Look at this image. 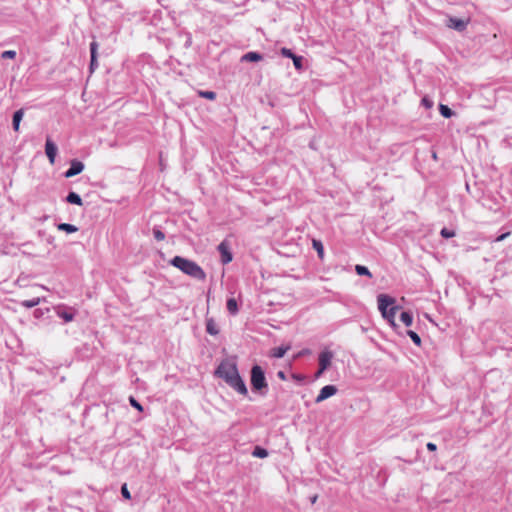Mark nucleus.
I'll return each instance as SVG.
<instances>
[{"label": "nucleus", "mask_w": 512, "mask_h": 512, "mask_svg": "<svg viewBox=\"0 0 512 512\" xmlns=\"http://www.w3.org/2000/svg\"><path fill=\"white\" fill-rule=\"evenodd\" d=\"M214 376L222 379L230 388L240 395L248 396L247 386L239 374L237 363L234 359L226 358L222 360L215 369Z\"/></svg>", "instance_id": "nucleus-1"}, {"label": "nucleus", "mask_w": 512, "mask_h": 512, "mask_svg": "<svg viewBox=\"0 0 512 512\" xmlns=\"http://www.w3.org/2000/svg\"><path fill=\"white\" fill-rule=\"evenodd\" d=\"M169 263L184 274L196 280L203 281L206 278L205 271L193 260L184 258L182 256H175L169 261Z\"/></svg>", "instance_id": "nucleus-2"}, {"label": "nucleus", "mask_w": 512, "mask_h": 512, "mask_svg": "<svg viewBox=\"0 0 512 512\" xmlns=\"http://www.w3.org/2000/svg\"><path fill=\"white\" fill-rule=\"evenodd\" d=\"M377 302L378 309L383 318L386 319L392 327H396L395 315L399 309V307L395 305L396 300L387 294H379L377 296Z\"/></svg>", "instance_id": "nucleus-3"}, {"label": "nucleus", "mask_w": 512, "mask_h": 512, "mask_svg": "<svg viewBox=\"0 0 512 512\" xmlns=\"http://www.w3.org/2000/svg\"><path fill=\"white\" fill-rule=\"evenodd\" d=\"M250 383L253 391L265 396L268 392V383L266 381L265 372L259 365H254L250 371Z\"/></svg>", "instance_id": "nucleus-4"}, {"label": "nucleus", "mask_w": 512, "mask_h": 512, "mask_svg": "<svg viewBox=\"0 0 512 512\" xmlns=\"http://www.w3.org/2000/svg\"><path fill=\"white\" fill-rule=\"evenodd\" d=\"M84 164L77 160V159H73L71 162H70V167L64 172V176L66 178H71V177H74L78 174H80L83 170H84Z\"/></svg>", "instance_id": "nucleus-5"}, {"label": "nucleus", "mask_w": 512, "mask_h": 512, "mask_svg": "<svg viewBox=\"0 0 512 512\" xmlns=\"http://www.w3.org/2000/svg\"><path fill=\"white\" fill-rule=\"evenodd\" d=\"M337 391L338 389L335 385H326L320 390L318 396L315 399V402L320 403L328 399L329 397L334 396L337 393Z\"/></svg>", "instance_id": "nucleus-6"}, {"label": "nucleus", "mask_w": 512, "mask_h": 512, "mask_svg": "<svg viewBox=\"0 0 512 512\" xmlns=\"http://www.w3.org/2000/svg\"><path fill=\"white\" fill-rule=\"evenodd\" d=\"M217 249L220 253L222 264H228L232 261L233 255L226 242H221L218 245Z\"/></svg>", "instance_id": "nucleus-7"}, {"label": "nucleus", "mask_w": 512, "mask_h": 512, "mask_svg": "<svg viewBox=\"0 0 512 512\" xmlns=\"http://www.w3.org/2000/svg\"><path fill=\"white\" fill-rule=\"evenodd\" d=\"M57 146L56 144L50 139V137H47L46 143H45V153L49 159V162L51 164L55 163V158L57 155Z\"/></svg>", "instance_id": "nucleus-8"}, {"label": "nucleus", "mask_w": 512, "mask_h": 512, "mask_svg": "<svg viewBox=\"0 0 512 512\" xmlns=\"http://www.w3.org/2000/svg\"><path fill=\"white\" fill-rule=\"evenodd\" d=\"M97 50H98V43L96 41H92L90 43V56H91L90 64H89L90 73H93L98 67Z\"/></svg>", "instance_id": "nucleus-9"}, {"label": "nucleus", "mask_w": 512, "mask_h": 512, "mask_svg": "<svg viewBox=\"0 0 512 512\" xmlns=\"http://www.w3.org/2000/svg\"><path fill=\"white\" fill-rule=\"evenodd\" d=\"M332 358L333 353L330 350L322 351L318 357L319 367L322 368V370H327L331 364Z\"/></svg>", "instance_id": "nucleus-10"}, {"label": "nucleus", "mask_w": 512, "mask_h": 512, "mask_svg": "<svg viewBox=\"0 0 512 512\" xmlns=\"http://www.w3.org/2000/svg\"><path fill=\"white\" fill-rule=\"evenodd\" d=\"M447 26L449 28H452L456 31H464L467 27V21L463 20V19H460V18H456V17H450L448 19V22H447Z\"/></svg>", "instance_id": "nucleus-11"}, {"label": "nucleus", "mask_w": 512, "mask_h": 512, "mask_svg": "<svg viewBox=\"0 0 512 512\" xmlns=\"http://www.w3.org/2000/svg\"><path fill=\"white\" fill-rule=\"evenodd\" d=\"M56 314L58 317L62 318L66 323H68L74 319L76 313L71 308L67 309L65 307H58Z\"/></svg>", "instance_id": "nucleus-12"}, {"label": "nucleus", "mask_w": 512, "mask_h": 512, "mask_svg": "<svg viewBox=\"0 0 512 512\" xmlns=\"http://www.w3.org/2000/svg\"><path fill=\"white\" fill-rule=\"evenodd\" d=\"M263 59V55L260 54L259 52H255V51H250V52H247L245 53L242 57H241V62H259Z\"/></svg>", "instance_id": "nucleus-13"}, {"label": "nucleus", "mask_w": 512, "mask_h": 512, "mask_svg": "<svg viewBox=\"0 0 512 512\" xmlns=\"http://www.w3.org/2000/svg\"><path fill=\"white\" fill-rule=\"evenodd\" d=\"M24 116V109L21 108L14 112L13 118H12V127L15 132L19 131L20 123Z\"/></svg>", "instance_id": "nucleus-14"}, {"label": "nucleus", "mask_w": 512, "mask_h": 512, "mask_svg": "<svg viewBox=\"0 0 512 512\" xmlns=\"http://www.w3.org/2000/svg\"><path fill=\"white\" fill-rule=\"evenodd\" d=\"M206 332L212 336H216L219 334V329L217 324L213 318L206 319Z\"/></svg>", "instance_id": "nucleus-15"}, {"label": "nucleus", "mask_w": 512, "mask_h": 512, "mask_svg": "<svg viewBox=\"0 0 512 512\" xmlns=\"http://www.w3.org/2000/svg\"><path fill=\"white\" fill-rule=\"evenodd\" d=\"M66 202H68L69 204L77 205V206L83 205L82 198L80 197L79 194H77L74 191H71L68 193V195L66 196Z\"/></svg>", "instance_id": "nucleus-16"}, {"label": "nucleus", "mask_w": 512, "mask_h": 512, "mask_svg": "<svg viewBox=\"0 0 512 512\" xmlns=\"http://www.w3.org/2000/svg\"><path fill=\"white\" fill-rule=\"evenodd\" d=\"M289 349H290V346L275 347L271 351V356L274 358H282Z\"/></svg>", "instance_id": "nucleus-17"}, {"label": "nucleus", "mask_w": 512, "mask_h": 512, "mask_svg": "<svg viewBox=\"0 0 512 512\" xmlns=\"http://www.w3.org/2000/svg\"><path fill=\"white\" fill-rule=\"evenodd\" d=\"M226 307L231 315H236L239 311L238 304L235 298H229L227 300Z\"/></svg>", "instance_id": "nucleus-18"}, {"label": "nucleus", "mask_w": 512, "mask_h": 512, "mask_svg": "<svg viewBox=\"0 0 512 512\" xmlns=\"http://www.w3.org/2000/svg\"><path fill=\"white\" fill-rule=\"evenodd\" d=\"M312 246L316 250L319 259H324V246L320 240L313 239Z\"/></svg>", "instance_id": "nucleus-19"}, {"label": "nucleus", "mask_w": 512, "mask_h": 512, "mask_svg": "<svg viewBox=\"0 0 512 512\" xmlns=\"http://www.w3.org/2000/svg\"><path fill=\"white\" fill-rule=\"evenodd\" d=\"M400 320L401 322H403V324L407 327L411 326L412 325V322H413V316H412V313L409 312V311H403L401 314H400Z\"/></svg>", "instance_id": "nucleus-20"}, {"label": "nucleus", "mask_w": 512, "mask_h": 512, "mask_svg": "<svg viewBox=\"0 0 512 512\" xmlns=\"http://www.w3.org/2000/svg\"><path fill=\"white\" fill-rule=\"evenodd\" d=\"M252 456L256 458H266L268 456V451L261 446H256L252 451Z\"/></svg>", "instance_id": "nucleus-21"}, {"label": "nucleus", "mask_w": 512, "mask_h": 512, "mask_svg": "<svg viewBox=\"0 0 512 512\" xmlns=\"http://www.w3.org/2000/svg\"><path fill=\"white\" fill-rule=\"evenodd\" d=\"M58 230L65 231L66 233H74L78 230V228L75 225L69 224V223H60L57 226Z\"/></svg>", "instance_id": "nucleus-22"}, {"label": "nucleus", "mask_w": 512, "mask_h": 512, "mask_svg": "<svg viewBox=\"0 0 512 512\" xmlns=\"http://www.w3.org/2000/svg\"><path fill=\"white\" fill-rule=\"evenodd\" d=\"M355 272L359 275V276H367L369 278H372V273L369 271V269L366 267V266H363V265H356L355 266Z\"/></svg>", "instance_id": "nucleus-23"}, {"label": "nucleus", "mask_w": 512, "mask_h": 512, "mask_svg": "<svg viewBox=\"0 0 512 512\" xmlns=\"http://www.w3.org/2000/svg\"><path fill=\"white\" fill-rule=\"evenodd\" d=\"M439 112L444 118H450L454 115V111L444 104H440Z\"/></svg>", "instance_id": "nucleus-24"}, {"label": "nucleus", "mask_w": 512, "mask_h": 512, "mask_svg": "<svg viewBox=\"0 0 512 512\" xmlns=\"http://www.w3.org/2000/svg\"><path fill=\"white\" fill-rule=\"evenodd\" d=\"M406 334L411 338V340L413 341V343L420 347L421 346V337L413 330H407L406 331Z\"/></svg>", "instance_id": "nucleus-25"}, {"label": "nucleus", "mask_w": 512, "mask_h": 512, "mask_svg": "<svg viewBox=\"0 0 512 512\" xmlns=\"http://www.w3.org/2000/svg\"><path fill=\"white\" fill-rule=\"evenodd\" d=\"M39 303H40V298L36 297V298L22 301L21 305L26 308H33V307L37 306Z\"/></svg>", "instance_id": "nucleus-26"}, {"label": "nucleus", "mask_w": 512, "mask_h": 512, "mask_svg": "<svg viewBox=\"0 0 512 512\" xmlns=\"http://www.w3.org/2000/svg\"><path fill=\"white\" fill-rule=\"evenodd\" d=\"M198 95L202 98L208 99V100H215L216 99V93L214 91H198Z\"/></svg>", "instance_id": "nucleus-27"}, {"label": "nucleus", "mask_w": 512, "mask_h": 512, "mask_svg": "<svg viewBox=\"0 0 512 512\" xmlns=\"http://www.w3.org/2000/svg\"><path fill=\"white\" fill-rule=\"evenodd\" d=\"M153 236L157 241H163L165 239V234L157 226L153 228Z\"/></svg>", "instance_id": "nucleus-28"}, {"label": "nucleus", "mask_w": 512, "mask_h": 512, "mask_svg": "<svg viewBox=\"0 0 512 512\" xmlns=\"http://www.w3.org/2000/svg\"><path fill=\"white\" fill-rule=\"evenodd\" d=\"M292 61H293L294 67L297 70H301L302 69V67H303V65H302L303 57L302 56H297L295 54V56L292 57Z\"/></svg>", "instance_id": "nucleus-29"}, {"label": "nucleus", "mask_w": 512, "mask_h": 512, "mask_svg": "<svg viewBox=\"0 0 512 512\" xmlns=\"http://www.w3.org/2000/svg\"><path fill=\"white\" fill-rule=\"evenodd\" d=\"M440 235L443 237V238H446V239H449V238H452L455 236V231L453 230H450L446 227L442 228L441 231H440Z\"/></svg>", "instance_id": "nucleus-30"}, {"label": "nucleus", "mask_w": 512, "mask_h": 512, "mask_svg": "<svg viewBox=\"0 0 512 512\" xmlns=\"http://www.w3.org/2000/svg\"><path fill=\"white\" fill-rule=\"evenodd\" d=\"M16 57V51L14 50H6L2 52L1 58L2 59H14Z\"/></svg>", "instance_id": "nucleus-31"}, {"label": "nucleus", "mask_w": 512, "mask_h": 512, "mask_svg": "<svg viewBox=\"0 0 512 512\" xmlns=\"http://www.w3.org/2000/svg\"><path fill=\"white\" fill-rule=\"evenodd\" d=\"M129 402L131 406L137 409L138 411H143V406L134 397L130 396Z\"/></svg>", "instance_id": "nucleus-32"}, {"label": "nucleus", "mask_w": 512, "mask_h": 512, "mask_svg": "<svg viewBox=\"0 0 512 512\" xmlns=\"http://www.w3.org/2000/svg\"><path fill=\"white\" fill-rule=\"evenodd\" d=\"M121 494L123 496V498L127 499V500H130L131 499V494L128 490V487H127V484L124 483L121 487Z\"/></svg>", "instance_id": "nucleus-33"}, {"label": "nucleus", "mask_w": 512, "mask_h": 512, "mask_svg": "<svg viewBox=\"0 0 512 512\" xmlns=\"http://www.w3.org/2000/svg\"><path fill=\"white\" fill-rule=\"evenodd\" d=\"M281 55L284 57L290 58V59H292V57L295 56V54L292 52V50L289 48H286V47H283L281 49Z\"/></svg>", "instance_id": "nucleus-34"}, {"label": "nucleus", "mask_w": 512, "mask_h": 512, "mask_svg": "<svg viewBox=\"0 0 512 512\" xmlns=\"http://www.w3.org/2000/svg\"><path fill=\"white\" fill-rule=\"evenodd\" d=\"M421 104L426 108H431L433 106V101L428 97H423L421 99Z\"/></svg>", "instance_id": "nucleus-35"}, {"label": "nucleus", "mask_w": 512, "mask_h": 512, "mask_svg": "<svg viewBox=\"0 0 512 512\" xmlns=\"http://www.w3.org/2000/svg\"><path fill=\"white\" fill-rule=\"evenodd\" d=\"M426 447H427V449H428L429 451H431V452H434V451H436V450H437V446H436V444H434V443H432V442H428V443L426 444Z\"/></svg>", "instance_id": "nucleus-36"}, {"label": "nucleus", "mask_w": 512, "mask_h": 512, "mask_svg": "<svg viewBox=\"0 0 512 512\" xmlns=\"http://www.w3.org/2000/svg\"><path fill=\"white\" fill-rule=\"evenodd\" d=\"M509 234H510L509 232L504 233V234H501L500 236H498V237L496 238V241H497V242L503 241V240H504V239H505Z\"/></svg>", "instance_id": "nucleus-37"}, {"label": "nucleus", "mask_w": 512, "mask_h": 512, "mask_svg": "<svg viewBox=\"0 0 512 512\" xmlns=\"http://www.w3.org/2000/svg\"><path fill=\"white\" fill-rule=\"evenodd\" d=\"M277 377L281 380H286V374L284 371H278L277 372Z\"/></svg>", "instance_id": "nucleus-38"}, {"label": "nucleus", "mask_w": 512, "mask_h": 512, "mask_svg": "<svg viewBox=\"0 0 512 512\" xmlns=\"http://www.w3.org/2000/svg\"><path fill=\"white\" fill-rule=\"evenodd\" d=\"M292 377L295 379V380H303L304 379V376L302 375H299V374H293Z\"/></svg>", "instance_id": "nucleus-39"}, {"label": "nucleus", "mask_w": 512, "mask_h": 512, "mask_svg": "<svg viewBox=\"0 0 512 512\" xmlns=\"http://www.w3.org/2000/svg\"><path fill=\"white\" fill-rule=\"evenodd\" d=\"M325 370H322V368L319 367L318 371L316 372L315 374V377L316 378H319L323 373H324Z\"/></svg>", "instance_id": "nucleus-40"}, {"label": "nucleus", "mask_w": 512, "mask_h": 512, "mask_svg": "<svg viewBox=\"0 0 512 512\" xmlns=\"http://www.w3.org/2000/svg\"><path fill=\"white\" fill-rule=\"evenodd\" d=\"M317 495H314L312 498H311V503L314 504L317 500Z\"/></svg>", "instance_id": "nucleus-41"}, {"label": "nucleus", "mask_w": 512, "mask_h": 512, "mask_svg": "<svg viewBox=\"0 0 512 512\" xmlns=\"http://www.w3.org/2000/svg\"><path fill=\"white\" fill-rule=\"evenodd\" d=\"M432 157H433L434 159H437V154H436V152H433Z\"/></svg>", "instance_id": "nucleus-42"}]
</instances>
